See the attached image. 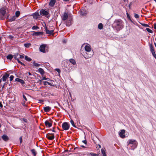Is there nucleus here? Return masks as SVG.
<instances>
[{
    "mask_svg": "<svg viewBox=\"0 0 156 156\" xmlns=\"http://www.w3.org/2000/svg\"><path fill=\"white\" fill-rule=\"evenodd\" d=\"M43 83L44 85H46L47 84H48L49 85H51V83L47 81H44L43 82Z\"/></svg>",
    "mask_w": 156,
    "mask_h": 156,
    "instance_id": "nucleus-32",
    "label": "nucleus"
},
{
    "mask_svg": "<svg viewBox=\"0 0 156 156\" xmlns=\"http://www.w3.org/2000/svg\"><path fill=\"white\" fill-rule=\"evenodd\" d=\"M70 122L72 124V126L75 127V128H76V126H75V125L74 124V121H73V120H71V121H70Z\"/></svg>",
    "mask_w": 156,
    "mask_h": 156,
    "instance_id": "nucleus-34",
    "label": "nucleus"
},
{
    "mask_svg": "<svg viewBox=\"0 0 156 156\" xmlns=\"http://www.w3.org/2000/svg\"><path fill=\"white\" fill-rule=\"evenodd\" d=\"M62 126L63 129L65 130H68L69 128V124L66 122L63 123L62 124Z\"/></svg>",
    "mask_w": 156,
    "mask_h": 156,
    "instance_id": "nucleus-5",
    "label": "nucleus"
},
{
    "mask_svg": "<svg viewBox=\"0 0 156 156\" xmlns=\"http://www.w3.org/2000/svg\"><path fill=\"white\" fill-rule=\"evenodd\" d=\"M43 33L41 32H35L33 34V35L38 36L43 34Z\"/></svg>",
    "mask_w": 156,
    "mask_h": 156,
    "instance_id": "nucleus-20",
    "label": "nucleus"
},
{
    "mask_svg": "<svg viewBox=\"0 0 156 156\" xmlns=\"http://www.w3.org/2000/svg\"><path fill=\"white\" fill-rule=\"evenodd\" d=\"M46 137L48 139L52 140L55 138V136L53 133H48L46 134Z\"/></svg>",
    "mask_w": 156,
    "mask_h": 156,
    "instance_id": "nucleus-8",
    "label": "nucleus"
},
{
    "mask_svg": "<svg viewBox=\"0 0 156 156\" xmlns=\"http://www.w3.org/2000/svg\"><path fill=\"white\" fill-rule=\"evenodd\" d=\"M17 61H18V62L19 63H20V64L21 65H23V66H25L24 64H23V63H22V62H21V61H20L19 60V59H17Z\"/></svg>",
    "mask_w": 156,
    "mask_h": 156,
    "instance_id": "nucleus-44",
    "label": "nucleus"
},
{
    "mask_svg": "<svg viewBox=\"0 0 156 156\" xmlns=\"http://www.w3.org/2000/svg\"><path fill=\"white\" fill-rule=\"evenodd\" d=\"M33 64L34 66L36 67H39L40 66V64L36 63L35 61L33 62Z\"/></svg>",
    "mask_w": 156,
    "mask_h": 156,
    "instance_id": "nucleus-26",
    "label": "nucleus"
},
{
    "mask_svg": "<svg viewBox=\"0 0 156 156\" xmlns=\"http://www.w3.org/2000/svg\"><path fill=\"white\" fill-rule=\"evenodd\" d=\"M3 107V105L2 104L1 102L0 101V108H2Z\"/></svg>",
    "mask_w": 156,
    "mask_h": 156,
    "instance_id": "nucleus-51",
    "label": "nucleus"
},
{
    "mask_svg": "<svg viewBox=\"0 0 156 156\" xmlns=\"http://www.w3.org/2000/svg\"><path fill=\"white\" fill-rule=\"evenodd\" d=\"M48 80V81H49L50 80V79L48 78H46L45 77H43L42 79L41 80V81L43 80Z\"/></svg>",
    "mask_w": 156,
    "mask_h": 156,
    "instance_id": "nucleus-40",
    "label": "nucleus"
},
{
    "mask_svg": "<svg viewBox=\"0 0 156 156\" xmlns=\"http://www.w3.org/2000/svg\"><path fill=\"white\" fill-rule=\"evenodd\" d=\"M52 131L53 132H55V130H54V129L52 130Z\"/></svg>",
    "mask_w": 156,
    "mask_h": 156,
    "instance_id": "nucleus-59",
    "label": "nucleus"
},
{
    "mask_svg": "<svg viewBox=\"0 0 156 156\" xmlns=\"http://www.w3.org/2000/svg\"><path fill=\"white\" fill-rule=\"evenodd\" d=\"M125 130L124 129L122 130L119 133V135L120 137L122 138H124L125 136L124 134Z\"/></svg>",
    "mask_w": 156,
    "mask_h": 156,
    "instance_id": "nucleus-11",
    "label": "nucleus"
},
{
    "mask_svg": "<svg viewBox=\"0 0 156 156\" xmlns=\"http://www.w3.org/2000/svg\"><path fill=\"white\" fill-rule=\"evenodd\" d=\"M13 57V56L11 54L9 55L6 57L8 59L11 60Z\"/></svg>",
    "mask_w": 156,
    "mask_h": 156,
    "instance_id": "nucleus-25",
    "label": "nucleus"
},
{
    "mask_svg": "<svg viewBox=\"0 0 156 156\" xmlns=\"http://www.w3.org/2000/svg\"><path fill=\"white\" fill-rule=\"evenodd\" d=\"M23 99L25 100V101H24L25 102V101H27V99L26 98L25 95L24 94H23Z\"/></svg>",
    "mask_w": 156,
    "mask_h": 156,
    "instance_id": "nucleus-46",
    "label": "nucleus"
},
{
    "mask_svg": "<svg viewBox=\"0 0 156 156\" xmlns=\"http://www.w3.org/2000/svg\"><path fill=\"white\" fill-rule=\"evenodd\" d=\"M9 76V75L6 73L3 76L2 79L3 81H5L6 80V79Z\"/></svg>",
    "mask_w": 156,
    "mask_h": 156,
    "instance_id": "nucleus-17",
    "label": "nucleus"
},
{
    "mask_svg": "<svg viewBox=\"0 0 156 156\" xmlns=\"http://www.w3.org/2000/svg\"><path fill=\"white\" fill-rule=\"evenodd\" d=\"M15 80L16 81L22 84H24L25 83L23 80L19 78H16Z\"/></svg>",
    "mask_w": 156,
    "mask_h": 156,
    "instance_id": "nucleus-15",
    "label": "nucleus"
},
{
    "mask_svg": "<svg viewBox=\"0 0 156 156\" xmlns=\"http://www.w3.org/2000/svg\"><path fill=\"white\" fill-rule=\"evenodd\" d=\"M82 147H84V146H82Z\"/></svg>",
    "mask_w": 156,
    "mask_h": 156,
    "instance_id": "nucleus-62",
    "label": "nucleus"
},
{
    "mask_svg": "<svg viewBox=\"0 0 156 156\" xmlns=\"http://www.w3.org/2000/svg\"><path fill=\"white\" fill-rule=\"evenodd\" d=\"M28 74L29 75H31V74L30 72L28 73Z\"/></svg>",
    "mask_w": 156,
    "mask_h": 156,
    "instance_id": "nucleus-58",
    "label": "nucleus"
},
{
    "mask_svg": "<svg viewBox=\"0 0 156 156\" xmlns=\"http://www.w3.org/2000/svg\"><path fill=\"white\" fill-rule=\"evenodd\" d=\"M31 152L34 155V156H35L36 154V151L34 149H32L31 150Z\"/></svg>",
    "mask_w": 156,
    "mask_h": 156,
    "instance_id": "nucleus-30",
    "label": "nucleus"
},
{
    "mask_svg": "<svg viewBox=\"0 0 156 156\" xmlns=\"http://www.w3.org/2000/svg\"><path fill=\"white\" fill-rule=\"evenodd\" d=\"M69 61L70 63L73 65L76 64V62L73 59L71 58L69 59Z\"/></svg>",
    "mask_w": 156,
    "mask_h": 156,
    "instance_id": "nucleus-23",
    "label": "nucleus"
},
{
    "mask_svg": "<svg viewBox=\"0 0 156 156\" xmlns=\"http://www.w3.org/2000/svg\"><path fill=\"white\" fill-rule=\"evenodd\" d=\"M31 45L30 43H26L24 44L25 47L26 48H29Z\"/></svg>",
    "mask_w": 156,
    "mask_h": 156,
    "instance_id": "nucleus-37",
    "label": "nucleus"
},
{
    "mask_svg": "<svg viewBox=\"0 0 156 156\" xmlns=\"http://www.w3.org/2000/svg\"><path fill=\"white\" fill-rule=\"evenodd\" d=\"M69 14L68 13L64 12L62 16V18L63 20L65 21L68 18Z\"/></svg>",
    "mask_w": 156,
    "mask_h": 156,
    "instance_id": "nucleus-9",
    "label": "nucleus"
},
{
    "mask_svg": "<svg viewBox=\"0 0 156 156\" xmlns=\"http://www.w3.org/2000/svg\"><path fill=\"white\" fill-rule=\"evenodd\" d=\"M19 139H20V144H21L22 142V136H20V137Z\"/></svg>",
    "mask_w": 156,
    "mask_h": 156,
    "instance_id": "nucleus-47",
    "label": "nucleus"
},
{
    "mask_svg": "<svg viewBox=\"0 0 156 156\" xmlns=\"http://www.w3.org/2000/svg\"><path fill=\"white\" fill-rule=\"evenodd\" d=\"M23 121L25 122H27V120L25 119H23Z\"/></svg>",
    "mask_w": 156,
    "mask_h": 156,
    "instance_id": "nucleus-53",
    "label": "nucleus"
},
{
    "mask_svg": "<svg viewBox=\"0 0 156 156\" xmlns=\"http://www.w3.org/2000/svg\"><path fill=\"white\" fill-rule=\"evenodd\" d=\"M18 56H19V54L18 53L14 55V58L16 59L17 60V59H18V58H17V57Z\"/></svg>",
    "mask_w": 156,
    "mask_h": 156,
    "instance_id": "nucleus-35",
    "label": "nucleus"
},
{
    "mask_svg": "<svg viewBox=\"0 0 156 156\" xmlns=\"http://www.w3.org/2000/svg\"><path fill=\"white\" fill-rule=\"evenodd\" d=\"M46 46V45L45 44H42L41 45L39 48L40 51L41 52H44L45 48Z\"/></svg>",
    "mask_w": 156,
    "mask_h": 156,
    "instance_id": "nucleus-10",
    "label": "nucleus"
},
{
    "mask_svg": "<svg viewBox=\"0 0 156 156\" xmlns=\"http://www.w3.org/2000/svg\"><path fill=\"white\" fill-rule=\"evenodd\" d=\"M2 139L5 141H7L9 140V138L6 135L4 134L2 136Z\"/></svg>",
    "mask_w": 156,
    "mask_h": 156,
    "instance_id": "nucleus-12",
    "label": "nucleus"
},
{
    "mask_svg": "<svg viewBox=\"0 0 156 156\" xmlns=\"http://www.w3.org/2000/svg\"><path fill=\"white\" fill-rule=\"evenodd\" d=\"M146 30L149 33H152V31L149 28H147L146 29Z\"/></svg>",
    "mask_w": 156,
    "mask_h": 156,
    "instance_id": "nucleus-39",
    "label": "nucleus"
},
{
    "mask_svg": "<svg viewBox=\"0 0 156 156\" xmlns=\"http://www.w3.org/2000/svg\"><path fill=\"white\" fill-rule=\"evenodd\" d=\"M32 29L33 30H37L39 29V27L37 26H33L32 28Z\"/></svg>",
    "mask_w": 156,
    "mask_h": 156,
    "instance_id": "nucleus-36",
    "label": "nucleus"
},
{
    "mask_svg": "<svg viewBox=\"0 0 156 156\" xmlns=\"http://www.w3.org/2000/svg\"><path fill=\"white\" fill-rule=\"evenodd\" d=\"M67 66L68 64L66 61H63L62 62V67L63 69L66 71H67L68 69Z\"/></svg>",
    "mask_w": 156,
    "mask_h": 156,
    "instance_id": "nucleus-6",
    "label": "nucleus"
},
{
    "mask_svg": "<svg viewBox=\"0 0 156 156\" xmlns=\"http://www.w3.org/2000/svg\"><path fill=\"white\" fill-rule=\"evenodd\" d=\"M19 56L20 57V58H24V56L23 55H20L19 54Z\"/></svg>",
    "mask_w": 156,
    "mask_h": 156,
    "instance_id": "nucleus-48",
    "label": "nucleus"
},
{
    "mask_svg": "<svg viewBox=\"0 0 156 156\" xmlns=\"http://www.w3.org/2000/svg\"><path fill=\"white\" fill-rule=\"evenodd\" d=\"M134 17L137 19V18H139V16L138 14H136V13H135L134 14Z\"/></svg>",
    "mask_w": 156,
    "mask_h": 156,
    "instance_id": "nucleus-43",
    "label": "nucleus"
},
{
    "mask_svg": "<svg viewBox=\"0 0 156 156\" xmlns=\"http://www.w3.org/2000/svg\"><path fill=\"white\" fill-rule=\"evenodd\" d=\"M56 70L59 73L60 72V70L59 69H56Z\"/></svg>",
    "mask_w": 156,
    "mask_h": 156,
    "instance_id": "nucleus-50",
    "label": "nucleus"
},
{
    "mask_svg": "<svg viewBox=\"0 0 156 156\" xmlns=\"http://www.w3.org/2000/svg\"><path fill=\"white\" fill-rule=\"evenodd\" d=\"M63 0L65 2H68V1H69L70 0Z\"/></svg>",
    "mask_w": 156,
    "mask_h": 156,
    "instance_id": "nucleus-57",
    "label": "nucleus"
},
{
    "mask_svg": "<svg viewBox=\"0 0 156 156\" xmlns=\"http://www.w3.org/2000/svg\"><path fill=\"white\" fill-rule=\"evenodd\" d=\"M140 23L142 26H143L144 27H149V26L147 24L141 23Z\"/></svg>",
    "mask_w": 156,
    "mask_h": 156,
    "instance_id": "nucleus-38",
    "label": "nucleus"
},
{
    "mask_svg": "<svg viewBox=\"0 0 156 156\" xmlns=\"http://www.w3.org/2000/svg\"><path fill=\"white\" fill-rule=\"evenodd\" d=\"M6 11L5 9L4 8H1L0 9V17L2 19V18L5 16V14Z\"/></svg>",
    "mask_w": 156,
    "mask_h": 156,
    "instance_id": "nucleus-7",
    "label": "nucleus"
},
{
    "mask_svg": "<svg viewBox=\"0 0 156 156\" xmlns=\"http://www.w3.org/2000/svg\"><path fill=\"white\" fill-rule=\"evenodd\" d=\"M1 40V38L0 37V40Z\"/></svg>",
    "mask_w": 156,
    "mask_h": 156,
    "instance_id": "nucleus-64",
    "label": "nucleus"
},
{
    "mask_svg": "<svg viewBox=\"0 0 156 156\" xmlns=\"http://www.w3.org/2000/svg\"><path fill=\"white\" fill-rule=\"evenodd\" d=\"M34 19H37L39 16V14L38 12H36L32 15Z\"/></svg>",
    "mask_w": 156,
    "mask_h": 156,
    "instance_id": "nucleus-13",
    "label": "nucleus"
},
{
    "mask_svg": "<svg viewBox=\"0 0 156 156\" xmlns=\"http://www.w3.org/2000/svg\"><path fill=\"white\" fill-rule=\"evenodd\" d=\"M85 50L87 51L86 54H87V57H84L86 59L89 58L93 56V53L91 52V48L90 46L86 45L85 46Z\"/></svg>",
    "mask_w": 156,
    "mask_h": 156,
    "instance_id": "nucleus-2",
    "label": "nucleus"
},
{
    "mask_svg": "<svg viewBox=\"0 0 156 156\" xmlns=\"http://www.w3.org/2000/svg\"><path fill=\"white\" fill-rule=\"evenodd\" d=\"M103 28V25L102 23H100L98 25V28L100 30L102 29Z\"/></svg>",
    "mask_w": 156,
    "mask_h": 156,
    "instance_id": "nucleus-27",
    "label": "nucleus"
},
{
    "mask_svg": "<svg viewBox=\"0 0 156 156\" xmlns=\"http://www.w3.org/2000/svg\"><path fill=\"white\" fill-rule=\"evenodd\" d=\"M150 51L151 52H152L154 51V48L152 44H151L150 46Z\"/></svg>",
    "mask_w": 156,
    "mask_h": 156,
    "instance_id": "nucleus-31",
    "label": "nucleus"
},
{
    "mask_svg": "<svg viewBox=\"0 0 156 156\" xmlns=\"http://www.w3.org/2000/svg\"><path fill=\"white\" fill-rule=\"evenodd\" d=\"M112 26L116 31H118L123 28L124 23L120 19H115L112 24Z\"/></svg>",
    "mask_w": 156,
    "mask_h": 156,
    "instance_id": "nucleus-1",
    "label": "nucleus"
},
{
    "mask_svg": "<svg viewBox=\"0 0 156 156\" xmlns=\"http://www.w3.org/2000/svg\"><path fill=\"white\" fill-rule=\"evenodd\" d=\"M127 16L128 17V18L129 19H130V17L129 16V15L127 13Z\"/></svg>",
    "mask_w": 156,
    "mask_h": 156,
    "instance_id": "nucleus-54",
    "label": "nucleus"
},
{
    "mask_svg": "<svg viewBox=\"0 0 156 156\" xmlns=\"http://www.w3.org/2000/svg\"><path fill=\"white\" fill-rule=\"evenodd\" d=\"M154 45H155V47H156V43H154Z\"/></svg>",
    "mask_w": 156,
    "mask_h": 156,
    "instance_id": "nucleus-60",
    "label": "nucleus"
},
{
    "mask_svg": "<svg viewBox=\"0 0 156 156\" xmlns=\"http://www.w3.org/2000/svg\"><path fill=\"white\" fill-rule=\"evenodd\" d=\"M45 125L47 127H50L52 126V124L49 122V121L47 120L45 122Z\"/></svg>",
    "mask_w": 156,
    "mask_h": 156,
    "instance_id": "nucleus-14",
    "label": "nucleus"
},
{
    "mask_svg": "<svg viewBox=\"0 0 156 156\" xmlns=\"http://www.w3.org/2000/svg\"><path fill=\"white\" fill-rule=\"evenodd\" d=\"M41 15L44 16L47 18H49L50 16L49 12L44 9H41L40 12Z\"/></svg>",
    "mask_w": 156,
    "mask_h": 156,
    "instance_id": "nucleus-4",
    "label": "nucleus"
},
{
    "mask_svg": "<svg viewBox=\"0 0 156 156\" xmlns=\"http://www.w3.org/2000/svg\"><path fill=\"white\" fill-rule=\"evenodd\" d=\"M154 28L155 29H156V23L154 24Z\"/></svg>",
    "mask_w": 156,
    "mask_h": 156,
    "instance_id": "nucleus-55",
    "label": "nucleus"
},
{
    "mask_svg": "<svg viewBox=\"0 0 156 156\" xmlns=\"http://www.w3.org/2000/svg\"><path fill=\"white\" fill-rule=\"evenodd\" d=\"M63 42L64 43H66V41H65V40H64L63 41Z\"/></svg>",
    "mask_w": 156,
    "mask_h": 156,
    "instance_id": "nucleus-56",
    "label": "nucleus"
},
{
    "mask_svg": "<svg viewBox=\"0 0 156 156\" xmlns=\"http://www.w3.org/2000/svg\"><path fill=\"white\" fill-rule=\"evenodd\" d=\"M83 142L85 144H87V141L86 140H83Z\"/></svg>",
    "mask_w": 156,
    "mask_h": 156,
    "instance_id": "nucleus-52",
    "label": "nucleus"
},
{
    "mask_svg": "<svg viewBox=\"0 0 156 156\" xmlns=\"http://www.w3.org/2000/svg\"><path fill=\"white\" fill-rule=\"evenodd\" d=\"M16 19V16H14L13 17H12L11 18L9 19V20L10 21L12 22V21H14Z\"/></svg>",
    "mask_w": 156,
    "mask_h": 156,
    "instance_id": "nucleus-28",
    "label": "nucleus"
},
{
    "mask_svg": "<svg viewBox=\"0 0 156 156\" xmlns=\"http://www.w3.org/2000/svg\"><path fill=\"white\" fill-rule=\"evenodd\" d=\"M128 145H129L131 147V149L133 150L136 147L137 145V143L136 141L133 139H130L128 141Z\"/></svg>",
    "mask_w": 156,
    "mask_h": 156,
    "instance_id": "nucleus-3",
    "label": "nucleus"
},
{
    "mask_svg": "<svg viewBox=\"0 0 156 156\" xmlns=\"http://www.w3.org/2000/svg\"><path fill=\"white\" fill-rule=\"evenodd\" d=\"M71 25V23H69V22H68V23H66V26H69L70 25Z\"/></svg>",
    "mask_w": 156,
    "mask_h": 156,
    "instance_id": "nucleus-49",
    "label": "nucleus"
},
{
    "mask_svg": "<svg viewBox=\"0 0 156 156\" xmlns=\"http://www.w3.org/2000/svg\"><path fill=\"white\" fill-rule=\"evenodd\" d=\"M55 0H51L49 3V5L51 6H53L55 4Z\"/></svg>",
    "mask_w": 156,
    "mask_h": 156,
    "instance_id": "nucleus-19",
    "label": "nucleus"
},
{
    "mask_svg": "<svg viewBox=\"0 0 156 156\" xmlns=\"http://www.w3.org/2000/svg\"><path fill=\"white\" fill-rule=\"evenodd\" d=\"M4 87V86H3L2 88H3V87Z\"/></svg>",
    "mask_w": 156,
    "mask_h": 156,
    "instance_id": "nucleus-63",
    "label": "nucleus"
},
{
    "mask_svg": "<svg viewBox=\"0 0 156 156\" xmlns=\"http://www.w3.org/2000/svg\"><path fill=\"white\" fill-rule=\"evenodd\" d=\"M14 78V76L13 75H11L10 76V81H12L13 80V78Z\"/></svg>",
    "mask_w": 156,
    "mask_h": 156,
    "instance_id": "nucleus-45",
    "label": "nucleus"
},
{
    "mask_svg": "<svg viewBox=\"0 0 156 156\" xmlns=\"http://www.w3.org/2000/svg\"><path fill=\"white\" fill-rule=\"evenodd\" d=\"M38 71L39 73L41 75H43L44 74V71L42 69L39 68L38 69Z\"/></svg>",
    "mask_w": 156,
    "mask_h": 156,
    "instance_id": "nucleus-24",
    "label": "nucleus"
},
{
    "mask_svg": "<svg viewBox=\"0 0 156 156\" xmlns=\"http://www.w3.org/2000/svg\"><path fill=\"white\" fill-rule=\"evenodd\" d=\"M25 59L26 60L29 62H30L31 60V59L29 57L26 55L25 56Z\"/></svg>",
    "mask_w": 156,
    "mask_h": 156,
    "instance_id": "nucleus-29",
    "label": "nucleus"
},
{
    "mask_svg": "<svg viewBox=\"0 0 156 156\" xmlns=\"http://www.w3.org/2000/svg\"><path fill=\"white\" fill-rule=\"evenodd\" d=\"M87 11H84L83 9H81L80 11V14L82 16H84L87 14Z\"/></svg>",
    "mask_w": 156,
    "mask_h": 156,
    "instance_id": "nucleus-21",
    "label": "nucleus"
},
{
    "mask_svg": "<svg viewBox=\"0 0 156 156\" xmlns=\"http://www.w3.org/2000/svg\"><path fill=\"white\" fill-rule=\"evenodd\" d=\"M51 109V108L49 106H47L44 107V110L45 112H49Z\"/></svg>",
    "mask_w": 156,
    "mask_h": 156,
    "instance_id": "nucleus-16",
    "label": "nucleus"
},
{
    "mask_svg": "<svg viewBox=\"0 0 156 156\" xmlns=\"http://www.w3.org/2000/svg\"><path fill=\"white\" fill-rule=\"evenodd\" d=\"M101 152L103 154V156H107L106 152L104 149L102 148L101 149Z\"/></svg>",
    "mask_w": 156,
    "mask_h": 156,
    "instance_id": "nucleus-22",
    "label": "nucleus"
},
{
    "mask_svg": "<svg viewBox=\"0 0 156 156\" xmlns=\"http://www.w3.org/2000/svg\"><path fill=\"white\" fill-rule=\"evenodd\" d=\"M45 31L47 34H51L53 33L54 32L53 30H48L47 28H45Z\"/></svg>",
    "mask_w": 156,
    "mask_h": 156,
    "instance_id": "nucleus-18",
    "label": "nucleus"
},
{
    "mask_svg": "<svg viewBox=\"0 0 156 156\" xmlns=\"http://www.w3.org/2000/svg\"><path fill=\"white\" fill-rule=\"evenodd\" d=\"M152 54L153 55V56L155 58V59H156V55L155 53V51H153L151 52Z\"/></svg>",
    "mask_w": 156,
    "mask_h": 156,
    "instance_id": "nucleus-41",
    "label": "nucleus"
},
{
    "mask_svg": "<svg viewBox=\"0 0 156 156\" xmlns=\"http://www.w3.org/2000/svg\"><path fill=\"white\" fill-rule=\"evenodd\" d=\"M20 14V12L19 11H17L16 12L15 14H16V17H18Z\"/></svg>",
    "mask_w": 156,
    "mask_h": 156,
    "instance_id": "nucleus-33",
    "label": "nucleus"
},
{
    "mask_svg": "<svg viewBox=\"0 0 156 156\" xmlns=\"http://www.w3.org/2000/svg\"><path fill=\"white\" fill-rule=\"evenodd\" d=\"M90 154L91 156H98V155L94 153H91Z\"/></svg>",
    "mask_w": 156,
    "mask_h": 156,
    "instance_id": "nucleus-42",
    "label": "nucleus"
},
{
    "mask_svg": "<svg viewBox=\"0 0 156 156\" xmlns=\"http://www.w3.org/2000/svg\"><path fill=\"white\" fill-rule=\"evenodd\" d=\"M2 79H0V82H1V80H2Z\"/></svg>",
    "mask_w": 156,
    "mask_h": 156,
    "instance_id": "nucleus-61",
    "label": "nucleus"
}]
</instances>
